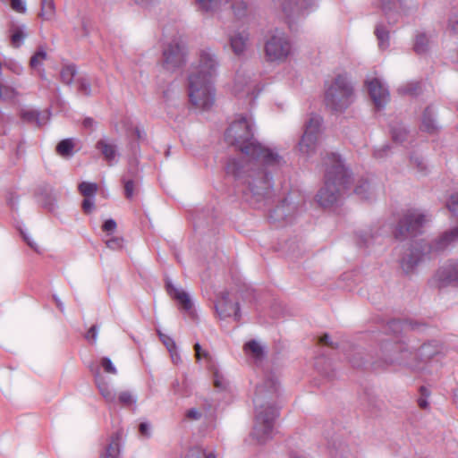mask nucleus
<instances>
[{
  "mask_svg": "<svg viewBox=\"0 0 458 458\" xmlns=\"http://www.w3.org/2000/svg\"><path fill=\"white\" fill-rule=\"evenodd\" d=\"M225 140L243 157H230L225 173L234 178L246 199L251 204L264 200L273 189V174L284 164V158L276 148L266 147L254 139L250 118L241 116L233 121L225 132Z\"/></svg>",
  "mask_w": 458,
  "mask_h": 458,
  "instance_id": "1",
  "label": "nucleus"
},
{
  "mask_svg": "<svg viewBox=\"0 0 458 458\" xmlns=\"http://www.w3.org/2000/svg\"><path fill=\"white\" fill-rule=\"evenodd\" d=\"M279 388V382L273 374H267L256 386L253 397L255 419L250 436L259 444H264L272 438L275 420L279 416V408L276 405Z\"/></svg>",
  "mask_w": 458,
  "mask_h": 458,
  "instance_id": "2",
  "label": "nucleus"
},
{
  "mask_svg": "<svg viewBox=\"0 0 458 458\" xmlns=\"http://www.w3.org/2000/svg\"><path fill=\"white\" fill-rule=\"evenodd\" d=\"M219 66L216 54L209 47L199 53V64L188 76V95L191 103L203 110L215 102L216 90L213 79Z\"/></svg>",
  "mask_w": 458,
  "mask_h": 458,
  "instance_id": "3",
  "label": "nucleus"
},
{
  "mask_svg": "<svg viewBox=\"0 0 458 458\" xmlns=\"http://www.w3.org/2000/svg\"><path fill=\"white\" fill-rule=\"evenodd\" d=\"M428 221L427 215L417 209L408 210L399 220L394 237L400 242L407 241L402 248L407 250L400 259L402 269L405 274L413 271L424 255L421 242L413 238L423 232L424 225Z\"/></svg>",
  "mask_w": 458,
  "mask_h": 458,
  "instance_id": "4",
  "label": "nucleus"
},
{
  "mask_svg": "<svg viewBox=\"0 0 458 458\" xmlns=\"http://www.w3.org/2000/svg\"><path fill=\"white\" fill-rule=\"evenodd\" d=\"M326 166L325 183L317 194L318 202L323 207H330L337 203L351 187L350 171L343 164L340 156L327 154L324 158Z\"/></svg>",
  "mask_w": 458,
  "mask_h": 458,
  "instance_id": "5",
  "label": "nucleus"
},
{
  "mask_svg": "<svg viewBox=\"0 0 458 458\" xmlns=\"http://www.w3.org/2000/svg\"><path fill=\"white\" fill-rule=\"evenodd\" d=\"M381 358L372 361L374 369H384L387 366L398 365L411 370L420 368L417 349H413L404 342L384 341L380 347Z\"/></svg>",
  "mask_w": 458,
  "mask_h": 458,
  "instance_id": "6",
  "label": "nucleus"
},
{
  "mask_svg": "<svg viewBox=\"0 0 458 458\" xmlns=\"http://www.w3.org/2000/svg\"><path fill=\"white\" fill-rule=\"evenodd\" d=\"M354 98L353 85L346 74H338L325 91V105L335 113L344 112Z\"/></svg>",
  "mask_w": 458,
  "mask_h": 458,
  "instance_id": "7",
  "label": "nucleus"
},
{
  "mask_svg": "<svg viewBox=\"0 0 458 458\" xmlns=\"http://www.w3.org/2000/svg\"><path fill=\"white\" fill-rule=\"evenodd\" d=\"M264 50L268 62L283 63L292 53V43L284 31L276 29L266 40Z\"/></svg>",
  "mask_w": 458,
  "mask_h": 458,
  "instance_id": "8",
  "label": "nucleus"
},
{
  "mask_svg": "<svg viewBox=\"0 0 458 458\" xmlns=\"http://www.w3.org/2000/svg\"><path fill=\"white\" fill-rule=\"evenodd\" d=\"M322 118L319 115L312 114L304 124V131L299 142V148L302 154L310 155L317 147Z\"/></svg>",
  "mask_w": 458,
  "mask_h": 458,
  "instance_id": "9",
  "label": "nucleus"
},
{
  "mask_svg": "<svg viewBox=\"0 0 458 458\" xmlns=\"http://www.w3.org/2000/svg\"><path fill=\"white\" fill-rule=\"evenodd\" d=\"M185 45L182 40L174 38L163 48V67L168 71H174L185 64Z\"/></svg>",
  "mask_w": 458,
  "mask_h": 458,
  "instance_id": "10",
  "label": "nucleus"
},
{
  "mask_svg": "<svg viewBox=\"0 0 458 458\" xmlns=\"http://www.w3.org/2000/svg\"><path fill=\"white\" fill-rule=\"evenodd\" d=\"M438 287H445L451 284H458V260L450 259L438 268L436 273Z\"/></svg>",
  "mask_w": 458,
  "mask_h": 458,
  "instance_id": "11",
  "label": "nucleus"
},
{
  "mask_svg": "<svg viewBox=\"0 0 458 458\" xmlns=\"http://www.w3.org/2000/svg\"><path fill=\"white\" fill-rule=\"evenodd\" d=\"M215 308L218 316L222 318L233 316L236 321L241 319L240 305L238 302H233L229 299V293L227 292L222 293L220 300L215 303Z\"/></svg>",
  "mask_w": 458,
  "mask_h": 458,
  "instance_id": "12",
  "label": "nucleus"
},
{
  "mask_svg": "<svg viewBox=\"0 0 458 458\" xmlns=\"http://www.w3.org/2000/svg\"><path fill=\"white\" fill-rule=\"evenodd\" d=\"M369 96L375 106L380 109L385 107L389 101V91L386 87L377 79L374 78L367 82Z\"/></svg>",
  "mask_w": 458,
  "mask_h": 458,
  "instance_id": "13",
  "label": "nucleus"
},
{
  "mask_svg": "<svg viewBox=\"0 0 458 458\" xmlns=\"http://www.w3.org/2000/svg\"><path fill=\"white\" fill-rule=\"evenodd\" d=\"M96 149L102 155L108 165L113 166L118 163L120 156L117 145L109 138H103L97 141Z\"/></svg>",
  "mask_w": 458,
  "mask_h": 458,
  "instance_id": "14",
  "label": "nucleus"
},
{
  "mask_svg": "<svg viewBox=\"0 0 458 458\" xmlns=\"http://www.w3.org/2000/svg\"><path fill=\"white\" fill-rule=\"evenodd\" d=\"M296 210V206L294 203L289 199V198H284L279 205H277L270 213V219L274 221H285L291 222V217L293 216Z\"/></svg>",
  "mask_w": 458,
  "mask_h": 458,
  "instance_id": "15",
  "label": "nucleus"
},
{
  "mask_svg": "<svg viewBox=\"0 0 458 458\" xmlns=\"http://www.w3.org/2000/svg\"><path fill=\"white\" fill-rule=\"evenodd\" d=\"M382 9L390 25L396 23L399 12H406L403 0H380Z\"/></svg>",
  "mask_w": 458,
  "mask_h": 458,
  "instance_id": "16",
  "label": "nucleus"
},
{
  "mask_svg": "<svg viewBox=\"0 0 458 458\" xmlns=\"http://www.w3.org/2000/svg\"><path fill=\"white\" fill-rule=\"evenodd\" d=\"M165 288L169 296L175 300L181 305L182 310L185 311H190L191 310L192 302L186 292L175 287L169 279L165 281Z\"/></svg>",
  "mask_w": 458,
  "mask_h": 458,
  "instance_id": "17",
  "label": "nucleus"
},
{
  "mask_svg": "<svg viewBox=\"0 0 458 458\" xmlns=\"http://www.w3.org/2000/svg\"><path fill=\"white\" fill-rule=\"evenodd\" d=\"M424 327L425 325L423 323L413 321L411 319H392L386 326L387 330L394 335H398L399 333L408 330H420Z\"/></svg>",
  "mask_w": 458,
  "mask_h": 458,
  "instance_id": "18",
  "label": "nucleus"
},
{
  "mask_svg": "<svg viewBox=\"0 0 458 458\" xmlns=\"http://www.w3.org/2000/svg\"><path fill=\"white\" fill-rule=\"evenodd\" d=\"M50 111L40 112L36 109H25L21 112V117L24 122L35 123L38 127L45 125L50 119Z\"/></svg>",
  "mask_w": 458,
  "mask_h": 458,
  "instance_id": "19",
  "label": "nucleus"
},
{
  "mask_svg": "<svg viewBox=\"0 0 458 458\" xmlns=\"http://www.w3.org/2000/svg\"><path fill=\"white\" fill-rule=\"evenodd\" d=\"M442 346L437 341H429L417 349L419 364L425 363L441 352Z\"/></svg>",
  "mask_w": 458,
  "mask_h": 458,
  "instance_id": "20",
  "label": "nucleus"
},
{
  "mask_svg": "<svg viewBox=\"0 0 458 458\" xmlns=\"http://www.w3.org/2000/svg\"><path fill=\"white\" fill-rule=\"evenodd\" d=\"M38 194L43 208L54 211L56 207V193L53 187L48 184L40 185L38 189Z\"/></svg>",
  "mask_w": 458,
  "mask_h": 458,
  "instance_id": "21",
  "label": "nucleus"
},
{
  "mask_svg": "<svg viewBox=\"0 0 458 458\" xmlns=\"http://www.w3.org/2000/svg\"><path fill=\"white\" fill-rule=\"evenodd\" d=\"M420 129L429 134H434L439 130L436 111L431 106H427L422 114Z\"/></svg>",
  "mask_w": 458,
  "mask_h": 458,
  "instance_id": "22",
  "label": "nucleus"
},
{
  "mask_svg": "<svg viewBox=\"0 0 458 458\" xmlns=\"http://www.w3.org/2000/svg\"><path fill=\"white\" fill-rule=\"evenodd\" d=\"M222 0H193V5L201 14L212 16L221 9Z\"/></svg>",
  "mask_w": 458,
  "mask_h": 458,
  "instance_id": "23",
  "label": "nucleus"
},
{
  "mask_svg": "<svg viewBox=\"0 0 458 458\" xmlns=\"http://www.w3.org/2000/svg\"><path fill=\"white\" fill-rule=\"evenodd\" d=\"M290 5L293 8V13L285 14L287 17L305 14L314 11L318 7L316 0H292Z\"/></svg>",
  "mask_w": 458,
  "mask_h": 458,
  "instance_id": "24",
  "label": "nucleus"
},
{
  "mask_svg": "<svg viewBox=\"0 0 458 458\" xmlns=\"http://www.w3.org/2000/svg\"><path fill=\"white\" fill-rule=\"evenodd\" d=\"M122 182L124 187L125 197L129 199H132L137 182V170L135 168H129L123 175Z\"/></svg>",
  "mask_w": 458,
  "mask_h": 458,
  "instance_id": "25",
  "label": "nucleus"
},
{
  "mask_svg": "<svg viewBox=\"0 0 458 458\" xmlns=\"http://www.w3.org/2000/svg\"><path fill=\"white\" fill-rule=\"evenodd\" d=\"M248 39L249 34L245 31L237 32L230 37V45L235 55H240L244 52Z\"/></svg>",
  "mask_w": 458,
  "mask_h": 458,
  "instance_id": "26",
  "label": "nucleus"
},
{
  "mask_svg": "<svg viewBox=\"0 0 458 458\" xmlns=\"http://www.w3.org/2000/svg\"><path fill=\"white\" fill-rule=\"evenodd\" d=\"M380 236L378 230L373 231L371 228L360 230L356 232L357 244L360 247H369Z\"/></svg>",
  "mask_w": 458,
  "mask_h": 458,
  "instance_id": "27",
  "label": "nucleus"
},
{
  "mask_svg": "<svg viewBox=\"0 0 458 458\" xmlns=\"http://www.w3.org/2000/svg\"><path fill=\"white\" fill-rule=\"evenodd\" d=\"M244 352L256 361H260L266 355L264 347L256 340L248 341L243 346Z\"/></svg>",
  "mask_w": 458,
  "mask_h": 458,
  "instance_id": "28",
  "label": "nucleus"
},
{
  "mask_svg": "<svg viewBox=\"0 0 458 458\" xmlns=\"http://www.w3.org/2000/svg\"><path fill=\"white\" fill-rule=\"evenodd\" d=\"M120 454V445L118 435L111 437L110 443L100 453V458H118Z\"/></svg>",
  "mask_w": 458,
  "mask_h": 458,
  "instance_id": "29",
  "label": "nucleus"
},
{
  "mask_svg": "<svg viewBox=\"0 0 458 458\" xmlns=\"http://www.w3.org/2000/svg\"><path fill=\"white\" fill-rule=\"evenodd\" d=\"M347 359L353 368H363L367 363L364 352L360 348L353 347L352 352L346 353Z\"/></svg>",
  "mask_w": 458,
  "mask_h": 458,
  "instance_id": "30",
  "label": "nucleus"
},
{
  "mask_svg": "<svg viewBox=\"0 0 458 458\" xmlns=\"http://www.w3.org/2000/svg\"><path fill=\"white\" fill-rule=\"evenodd\" d=\"M231 9L235 19L242 21L249 14V4L243 0H232Z\"/></svg>",
  "mask_w": 458,
  "mask_h": 458,
  "instance_id": "31",
  "label": "nucleus"
},
{
  "mask_svg": "<svg viewBox=\"0 0 458 458\" xmlns=\"http://www.w3.org/2000/svg\"><path fill=\"white\" fill-rule=\"evenodd\" d=\"M96 384L100 394L103 396L106 402L109 403H114L116 401V394L109 386V385L104 380V378L102 377L101 379H98Z\"/></svg>",
  "mask_w": 458,
  "mask_h": 458,
  "instance_id": "32",
  "label": "nucleus"
},
{
  "mask_svg": "<svg viewBox=\"0 0 458 458\" xmlns=\"http://www.w3.org/2000/svg\"><path fill=\"white\" fill-rule=\"evenodd\" d=\"M390 132L393 141L399 144L406 141L409 135L407 128L402 123L391 125Z\"/></svg>",
  "mask_w": 458,
  "mask_h": 458,
  "instance_id": "33",
  "label": "nucleus"
},
{
  "mask_svg": "<svg viewBox=\"0 0 458 458\" xmlns=\"http://www.w3.org/2000/svg\"><path fill=\"white\" fill-rule=\"evenodd\" d=\"M25 25L21 26H13L11 29V42L13 47L19 48L22 44L24 39L27 38L28 34L25 32Z\"/></svg>",
  "mask_w": 458,
  "mask_h": 458,
  "instance_id": "34",
  "label": "nucleus"
},
{
  "mask_svg": "<svg viewBox=\"0 0 458 458\" xmlns=\"http://www.w3.org/2000/svg\"><path fill=\"white\" fill-rule=\"evenodd\" d=\"M429 39L423 32H419L415 36L413 50L417 55H423L428 51Z\"/></svg>",
  "mask_w": 458,
  "mask_h": 458,
  "instance_id": "35",
  "label": "nucleus"
},
{
  "mask_svg": "<svg viewBox=\"0 0 458 458\" xmlns=\"http://www.w3.org/2000/svg\"><path fill=\"white\" fill-rule=\"evenodd\" d=\"M375 35L378 41V47L381 49H386L389 47V30L383 23H378L375 29Z\"/></svg>",
  "mask_w": 458,
  "mask_h": 458,
  "instance_id": "36",
  "label": "nucleus"
},
{
  "mask_svg": "<svg viewBox=\"0 0 458 458\" xmlns=\"http://www.w3.org/2000/svg\"><path fill=\"white\" fill-rule=\"evenodd\" d=\"M77 74V67L75 64H66L63 66L60 72V79L63 83L71 86L74 81V77Z\"/></svg>",
  "mask_w": 458,
  "mask_h": 458,
  "instance_id": "37",
  "label": "nucleus"
},
{
  "mask_svg": "<svg viewBox=\"0 0 458 458\" xmlns=\"http://www.w3.org/2000/svg\"><path fill=\"white\" fill-rule=\"evenodd\" d=\"M354 193L361 199L369 200L371 197V187L368 180L361 179L354 188Z\"/></svg>",
  "mask_w": 458,
  "mask_h": 458,
  "instance_id": "38",
  "label": "nucleus"
},
{
  "mask_svg": "<svg viewBox=\"0 0 458 458\" xmlns=\"http://www.w3.org/2000/svg\"><path fill=\"white\" fill-rule=\"evenodd\" d=\"M74 144L72 139L62 140L56 145V152L62 157H72L73 155Z\"/></svg>",
  "mask_w": 458,
  "mask_h": 458,
  "instance_id": "39",
  "label": "nucleus"
},
{
  "mask_svg": "<svg viewBox=\"0 0 458 458\" xmlns=\"http://www.w3.org/2000/svg\"><path fill=\"white\" fill-rule=\"evenodd\" d=\"M38 15L46 21L52 19L55 15L54 0H41V10Z\"/></svg>",
  "mask_w": 458,
  "mask_h": 458,
  "instance_id": "40",
  "label": "nucleus"
},
{
  "mask_svg": "<svg viewBox=\"0 0 458 458\" xmlns=\"http://www.w3.org/2000/svg\"><path fill=\"white\" fill-rule=\"evenodd\" d=\"M78 189L85 198H95L98 186L96 182H82L79 184Z\"/></svg>",
  "mask_w": 458,
  "mask_h": 458,
  "instance_id": "41",
  "label": "nucleus"
},
{
  "mask_svg": "<svg viewBox=\"0 0 458 458\" xmlns=\"http://www.w3.org/2000/svg\"><path fill=\"white\" fill-rule=\"evenodd\" d=\"M47 57V54L46 50L42 47H39L30 60V67L32 69L40 68L42 66V62L46 60Z\"/></svg>",
  "mask_w": 458,
  "mask_h": 458,
  "instance_id": "42",
  "label": "nucleus"
},
{
  "mask_svg": "<svg viewBox=\"0 0 458 458\" xmlns=\"http://www.w3.org/2000/svg\"><path fill=\"white\" fill-rule=\"evenodd\" d=\"M255 87H256L255 85H252L250 83H246L245 85H242V75L240 73L237 74L235 82H234V92L236 95H240V94L249 95L250 92L253 91Z\"/></svg>",
  "mask_w": 458,
  "mask_h": 458,
  "instance_id": "43",
  "label": "nucleus"
},
{
  "mask_svg": "<svg viewBox=\"0 0 458 458\" xmlns=\"http://www.w3.org/2000/svg\"><path fill=\"white\" fill-rule=\"evenodd\" d=\"M78 85V91L84 96L89 97L92 94L91 84L89 78L86 76H80L76 80Z\"/></svg>",
  "mask_w": 458,
  "mask_h": 458,
  "instance_id": "44",
  "label": "nucleus"
},
{
  "mask_svg": "<svg viewBox=\"0 0 458 458\" xmlns=\"http://www.w3.org/2000/svg\"><path fill=\"white\" fill-rule=\"evenodd\" d=\"M171 391L173 392L174 394L179 396H185L188 395L190 393L186 380L183 381L182 384H181L178 379H174L171 385Z\"/></svg>",
  "mask_w": 458,
  "mask_h": 458,
  "instance_id": "45",
  "label": "nucleus"
},
{
  "mask_svg": "<svg viewBox=\"0 0 458 458\" xmlns=\"http://www.w3.org/2000/svg\"><path fill=\"white\" fill-rule=\"evenodd\" d=\"M187 458H216L213 452L207 453L204 449L200 447H193L191 448L188 454Z\"/></svg>",
  "mask_w": 458,
  "mask_h": 458,
  "instance_id": "46",
  "label": "nucleus"
},
{
  "mask_svg": "<svg viewBox=\"0 0 458 458\" xmlns=\"http://www.w3.org/2000/svg\"><path fill=\"white\" fill-rule=\"evenodd\" d=\"M119 403L124 406L128 407L132 404H135L137 402V398L131 394L129 391H123L118 395Z\"/></svg>",
  "mask_w": 458,
  "mask_h": 458,
  "instance_id": "47",
  "label": "nucleus"
},
{
  "mask_svg": "<svg viewBox=\"0 0 458 458\" xmlns=\"http://www.w3.org/2000/svg\"><path fill=\"white\" fill-rule=\"evenodd\" d=\"M420 89V83L419 82H409L404 86H402L398 89V91L402 94L414 96L418 94V91Z\"/></svg>",
  "mask_w": 458,
  "mask_h": 458,
  "instance_id": "48",
  "label": "nucleus"
},
{
  "mask_svg": "<svg viewBox=\"0 0 458 458\" xmlns=\"http://www.w3.org/2000/svg\"><path fill=\"white\" fill-rule=\"evenodd\" d=\"M157 333L158 335L160 341L166 347L167 351H171V349H175L176 344L171 336L162 333L161 330L159 329H157Z\"/></svg>",
  "mask_w": 458,
  "mask_h": 458,
  "instance_id": "49",
  "label": "nucleus"
},
{
  "mask_svg": "<svg viewBox=\"0 0 458 458\" xmlns=\"http://www.w3.org/2000/svg\"><path fill=\"white\" fill-rule=\"evenodd\" d=\"M100 366L103 368L105 372L112 375L117 374V369L113 364L112 360L108 357H103L100 360Z\"/></svg>",
  "mask_w": 458,
  "mask_h": 458,
  "instance_id": "50",
  "label": "nucleus"
},
{
  "mask_svg": "<svg viewBox=\"0 0 458 458\" xmlns=\"http://www.w3.org/2000/svg\"><path fill=\"white\" fill-rule=\"evenodd\" d=\"M14 95V89L9 86L0 83V98L4 100L13 98Z\"/></svg>",
  "mask_w": 458,
  "mask_h": 458,
  "instance_id": "51",
  "label": "nucleus"
},
{
  "mask_svg": "<svg viewBox=\"0 0 458 458\" xmlns=\"http://www.w3.org/2000/svg\"><path fill=\"white\" fill-rule=\"evenodd\" d=\"M12 9L20 13H25L27 11L26 3L23 0H10Z\"/></svg>",
  "mask_w": 458,
  "mask_h": 458,
  "instance_id": "52",
  "label": "nucleus"
},
{
  "mask_svg": "<svg viewBox=\"0 0 458 458\" xmlns=\"http://www.w3.org/2000/svg\"><path fill=\"white\" fill-rule=\"evenodd\" d=\"M81 208L86 214H90L95 208V198H85L82 200Z\"/></svg>",
  "mask_w": 458,
  "mask_h": 458,
  "instance_id": "53",
  "label": "nucleus"
},
{
  "mask_svg": "<svg viewBox=\"0 0 458 458\" xmlns=\"http://www.w3.org/2000/svg\"><path fill=\"white\" fill-rule=\"evenodd\" d=\"M390 145L389 144H384L380 148H377L374 150V157L377 159L384 158L387 156L388 152L390 151Z\"/></svg>",
  "mask_w": 458,
  "mask_h": 458,
  "instance_id": "54",
  "label": "nucleus"
},
{
  "mask_svg": "<svg viewBox=\"0 0 458 458\" xmlns=\"http://www.w3.org/2000/svg\"><path fill=\"white\" fill-rule=\"evenodd\" d=\"M106 246L107 248L117 250L122 249L123 247V239L119 237H113L106 241Z\"/></svg>",
  "mask_w": 458,
  "mask_h": 458,
  "instance_id": "55",
  "label": "nucleus"
},
{
  "mask_svg": "<svg viewBox=\"0 0 458 458\" xmlns=\"http://www.w3.org/2000/svg\"><path fill=\"white\" fill-rule=\"evenodd\" d=\"M214 386L221 390L225 389L227 386L226 380L218 373V371L214 373Z\"/></svg>",
  "mask_w": 458,
  "mask_h": 458,
  "instance_id": "56",
  "label": "nucleus"
},
{
  "mask_svg": "<svg viewBox=\"0 0 458 458\" xmlns=\"http://www.w3.org/2000/svg\"><path fill=\"white\" fill-rule=\"evenodd\" d=\"M116 226V222L113 218H109L104 222L102 230L107 234H111L115 231Z\"/></svg>",
  "mask_w": 458,
  "mask_h": 458,
  "instance_id": "57",
  "label": "nucleus"
},
{
  "mask_svg": "<svg viewBox=\"0 0 458 458\" xmlns=\"http://www.w3.org/2000/svg\"><path fill=\"white\" fill-rule=\"evenodd\" d=\"M98 325H93L89 329V331L86 333L85 335V338L87 340H92L93 343L95 344L97 342V339H98Z\"/></svg>",
  "mask_w": 458,
  "mask_h": 458,
  "instance_id": "58",
  "label": "nucleus"
},
{
  "mask_svg": "<svg viewBox=\"0 0 458 458\" xmlns=\"http://www.w3.org/2000/svg\"><path fill=\"white\" fill-rule=\"evenodd\" d=\"M139 432L142 437L148 438L151 436L150 424L148 422H140Z\"/></svg>",
  "mask_w": 458,
  "mask_h": 458,
  "instance_id": "59",
  "label": "nucleus"
},
{
  "mask_svg": "<svg viewBox=\"0 0 458 458\" xmlns=\"http://www.w3.org/2000/svg\"><path fill=\"white\" fill-rule=\"evenodd\" d=\"M318 343L335 349L339 347L337 344L334 343L331 340L330 335L328 334H324L322 336H320L318 339Z\"/></svg>",
  "mask_w": 458,
  "mask_h": 458,
  "instance_id": "60",
  "label": "nucleus"
},
{
  "mask_svg": "<svg viewBox=\"0 0 458 458\" xmlns=\"http://www.w3.org/2000/svg\"><path fill=\"white\" fill-rule=\"evenodd\" d=\"M411 162L414 165L420 172H423L426 169V165L423 162V159L417 156L411 157Z\"/></svg>",
  "mask_w": 458,
  "mask_h": 458,
  "instance_id": "61",
  "label": "nucleus"
},
{
  "mask_svg": "<svg viewBox=\"0 0 458 458\" xmlns=\"http://www.w3.org/2000/svg\"><path fill=\"white\" fill-rule=\"evenodd\" d=\"M186 416L191 420H199L201 418V412L196 408H191L187 411Z\"/></svg>",
  "mask_w": 458,
  "mask_h": 458,
  "instance_id": "62",
  "label": "nucleus"
},
{
  "mask_svg": "<svg viewBox=\"0 0 458 458\" xmlns=\"http://www.w3.org/2000/svg\"><path fill=\"white\" fill-rule=\"evenodd\" d=\"M96 124H97V122L91 117H86L82 122L83 127L85 129H89V130H94L96 127Z\"/></svg>",
  "mask_w": 458,
  "mask_h": 458,
  "instance_id": "63",
  "label": "nucleus"
},
{
  "mask_svg": "<svg viewBox=\"0 0 458 458\" xmlns=\"http://www.w3.org/2000/svg\"><path fill=\"white\" fill-rule=\"evenodd\" d=\"M449 26L452 30L458 31V15L452 16L449 19Z\"/></svg>",
  "mask_w": 458,
  "mask_h": 458,
  "instance_id": "64",
  "label": "nucleus"
}]
</instances>
